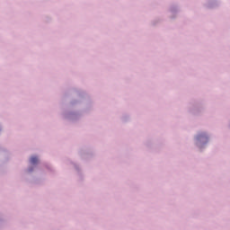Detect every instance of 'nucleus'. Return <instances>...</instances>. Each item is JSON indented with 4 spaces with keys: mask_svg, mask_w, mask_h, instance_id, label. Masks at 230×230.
Instances as JSON below:
<instances>
[{
    "mask_svg": "<svg viewBox=\"0 0 230 230\" xmlns=\"http://www.w3.org/2000/svg\"><path fill=\"white\" fill-rule=\"evenodd\" d=\"M31 164H37V163H39V158H37L36 156H32L31 158Z\"/></svg>",
    "mask_w": 230,
    "mask_h": 230,
    "instance_id": "obj_1",
    "label": "nucleus"
}]
</instances>
